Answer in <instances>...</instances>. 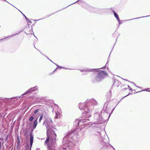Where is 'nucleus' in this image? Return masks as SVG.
Listing matches in <instances>:
<instances>
[{"mask_svg": "<svg viewBox=\"0 0 150 150\" xmlns=\"http://www.w3.org/2000/svg\"><path fill=\"white\" fill-rule=\"evenodd\" d=\"M108 104L107 103H105L103 110L101 112H98L95 113L93 119H88V117L86 118H79L76 119L75 121V123L77 124L78 127L83 128L88 125L90 123H93L94 124H99L101 123L103 120L104 116L102 115V113L105 112V114L108 115V112L109 110L108 108Z\"/></svg>", "mask_w": 150, "mask_h": 150, "instance_id": "obj_1", "label": "nucleus"}, {"mask_svg": "<svg viewBox=\"0 0 150 150\" xmlns=\"http://www.w3.org/2000/svg\"><path fill=\"white\" fill-rule=\"evenodd\" d=\"M97 102L94 99H87L84 103H80L79 104V108L84 111L82 112L83 117H88L91 116L90 113L93 109L94 105H96Z\"/></svg>", "mask_w": 150, "mask_h": 150, "instance_id": "obj_2", "label": "nucleus"}, {"mask_svg": "<svg viewBox=\"0 0 150 150\" xmlns=\"http://www.w3.org/2000/svg\"><path fill=\"white\" fill-rule=\"evenodd\" d=\"M76 134V132L74 130H71L68 133L63 139V145L69 147L70 149H71L74 145V143L71 141V138L74 137Z\"/></svg>", "mask_w": 150, "mask_h": 150, "instance_id": "obj_3", "label": "nucleus"}, {"mask_svg": "<svg viewBox=\"0 0 150 150\" xmlns=\"http://www.w3.org/2000/svg\"><path fill=\"white\" fill-rule=\"evenodd\" d=\"M108 75L106 71L104 70H100L96 76L95 79V81L99 82L103 80Z\"/></svg>", "mask_w": 150, "mask_h": 150, "instance_id": "obj_4", "label": "nucleus"}, {"mask_svg": "<svg viewBox=\"0 0 150 150\" xmlns=\"http://www.w3.org/2000/svg\"><path fill=\"white\" fill-rule=\"evenodd\" d=\"M55 132L54 130H52L51 131V133H49L48 135L47 134V138L45 142V144H47L50 140L53 144L55 143L56 137L57 135Z\"/></svg>", "mask_w": 150, "mask_h": 150, "instance_id": "obj_5", "label": "nucleus"}, {"mask_svg": "<svg viewBox=\"0 0 150 150\" xmlns=\"http://www.w3.org/2000/svg\"><path fill=\"white\" fill-rule=\"evenodd\" d=\"M55 132L54 130H52L51 131V133H49L48 135L47 134V138L45 142V144H47L50 140L53 144L55 143L56 137L57 135Z\"/></svg>", "mask_w": 150, "mask_h": 150, "instance_id": "obj_6", "label": "nucleus"}, {"mask_svg": "<svg viewBox=\"0 0 150 150\" xmlns=\"http://www.w3.org/2000/svg\"><path fill=\"white\" fill-rule=\"evenodd\" d=\"M45 122L47 123L46 127L47 129V135L49 133H51L52 129H55L53 127L52 124L53 123L51 118L50 117H47L45 118Z\"/></svg>", "mask_w": 150, "mask_h": 150, "instance_id": "obj_7", "label": "nucleus"}, {"mask_svg": "<svg viewBox=\"0 0 150 150\" xmlns=\"http://www.w3.org/2000/svg\"><path fill=\"white\" fill-rule=\"evenodd\" d=\"M40 109H37L35 110V111L32 112V114H33V115L34 116H35L37 117V119L35 120L33 123V129H35L36 128V127L38 124V119L39 116V115L38 113L40 111Z\"/></svg>", "mask_w": 150, "mask_h": 150, "instance_id": "obj_8", "label": "nucleus"}, {"mask_svg": "<svg viewBox=\"0 0 150 150\" xmlns=\"http://www.w3.org/2000/svg\"><path fill=\"white\" fill-rule=\"evenodd\" d=\"M38 90V88L37 86H35L34 87H33L29 88L28 91H25L24 93L21 96H18V97L19 98H20L22 96H24L27 94L31 93L32 92L36 91Z\"/></svg>", "mask_w": 150, "mask_h": 150, "instance_id": "obj_9", "label": "nucleus"}, {"mask_svg": "<svg viewBox=\"0 0 150 150\" xmlns=\"http://www.w3.org/2000/svg\"><path fill=\"white\" fill-rule=\"evenodd\" d=\"M105 65L104 67H103L102 68H98V69H90L88 68V69H81V70H80V71L81 72H83V71L88 72H93V71L95 72V71H98V70L99 69H105Z\"/></svg>", "mask_w": 150, "mask_h": 150, "instance_id": "obj_10", "label": "nucleus"}, {"mask_svg": "<svg viewBox=\"0 0 150 150\" xmlns=\"http://www.w3.org/2000/svg\"><path fill=\"white\" fill-rule=\"evenodd\" d=\"M30 150L31 149L32 146L33 145V135L31 134L30 135Z\"/></svg>", "mask_w": 150, "mask_h": 150, "instance_id": "obj_11", "label": "nucleus"}, {"mask_svg": "<svg viewBox=\"0 0 150 150\" xmlns=\"http://www.w3.org/2000/svg\"><path fill=\"white\" fill-rule=\"evenodd\" d=\"M34 118L36 119H37V117L35 116H34L33 115V114H32V115L31 116L29 119V120L30 122H31Z\"/></svg>", "mask_w": 150, "mask_h": 150, "instance_id": "obj_12", "label": "nucleus"}, {"mask_svg": "<svg viewBox=\"0 0 150 150\" xmlns=\"http://www.w3.org/2000/svg\"><path fill=\"white\" fill-rule=\"evenodd\" d=\"M60 112L58 111L56 112H55V118L56 119L59 118L60 117Z\"/></svg>", "mask_w": 150, "mask_h": 150, "instance_id": "obj_13", "label": "nucleus"}, {"mask_svg": "<svg viewBox=\"0 0 150 150\" xmlns=\"http://www.w3.org/2000/svg\"><path fill=\"white\" fill-rule=\"evenodd\" d=\"M113 13H114V15L115 17L116 18L117 20H119L120 19L119 18L118 14L116 13L114 11Z\"/></svg>", "mask_w": 150, "mask_h": 150, "instance_id": "obj_14", "label": "nucleus"}, {"mask_svg": "<svg viewBox=\"0 0 150 150\" xmlns=\"http://www.w3.org/2000/svg\"><path fill=\"white\" fill-rule=\"evenodd\" d=\"M150 16H150H145L141 17H138V18H135L132 19H131L127 20H126V21H128L131 20H133V19H138V18H141L148 17V16Z\"/></svg>", "mask_w": 150, "mask_h": 150, "instance_id": "obj_15", "label": "nucleus"}, {"mask_svg": "<svg viewBox=\"0 0 150 150\" xmlns=\"http://www.w3.org/2000/svg\"><path fill=\"white\" fill-rule=\"evenodd\" d=\"M43 117V115H42V114H41L40 115V118H39V122H40L41 120H42V119Z\"/></svg>", "mask_w": 150, "mask_h": 150, "instance_id": "obj_16", "label": "nucleus"}, {"mask_svg": "<svg viewBox=\"0 0 150 150\" xmlns=\"http://www.w3.org/2000/svg\"><path fill=\"white\" fill-rule=\"evenodd\" d=\"M82 3L83 4H84V5H86V6L88 7H89L90 8H92L91 7H90V6H89L88 4H87L85 2H82Z\"/></svg>", "mask_w": 150, "mask_h": 150, "instance_id": "obj_17", "label": "nucleus"}, {"mask_svg": "<svg viewBox=\"0 0 150 150\" xmlns=\"http://www.w3.org/2000/svg\"><path fill=\"white\" fill-rule=\"evenodd\" d=\"M23 15L24 16V17H25V19L27 20V21H29V19L28 18L25 16L24 14L22 13Z\"/></svg>", "mask_w": 150, "mask_h": 150, "instance_id": "obj_18", "label": "nucleus"}, {"mask_svg": "<svg viewBox=\"0 0 150 150\" xmlns=\"http://www.w3.org/2000/svg\"><path fill=\"white\" fill-rule=\"evenodd\" d=\"M58 66V68H59V69H61V68H64V69H68L67 68H66L65 67H62L59 66Z\"/></svg>", "mask_w": 150, "mask_h": 150, "instance_id": "obj_19", "label": "nucleus"}, {"mask_svg": "<svg viewBox=\"0 0 150 150\" xmlns=\"http://www.w3.org/2000/svg\"><path fill=\"white\" fill-rule=\"evenodd\" d=\"M81 0H78V1H76V2H74V3H72V4H70V5H69L67 7H68V6H70V5H72V4H74V3H76V2H81Z\"/></svg>", "mask_w": 150, "mask_h": 150, "instance_id": "obj_20", "label": "nucleus"}, {"mask_svg": "<svg viewBox=\"0 0 150 150\" xmlns=\"http://www.w3.org/2000/svg\"><path fill=\"white\" fill-rule=\"evenodd\" d=\"M106 95L107 96H110L111 95V92L110 91L109 92H108L107 93V94H106Z\"/></svg>", "mask_w": 150, "mask_h": 150, "instance_id": "obj_21", "label": "nucleus"}, {"mask_svg": "<svg viewBox=\"0 0 150 150\" xmlns=\"http://www.w3.org/2000/svg\"><path fill=\"white\" fill-rule=\"evenodd\" d=\"M118 21L119 22V24H120L122 23V21H120V19H119V20H118Z\"/></svg>", "mask_w": 150, "mask_h": 150, "instance_id": "obj_22", "label": "nucleus"}, {"mask_svg": "<svg viewBox=\"0 0 150 150\" xmlns=\"http://www.w3.org/2000/svg\"><path fill=\"white\" fill-rule=\"evenodd\" d=\"M109 145L111 146V147L113 148L114 150H115V149L114 148V147L112 146L110 144H109Z\"/></svg>", "mask_w": 150, "mask_h": 150, "instance_id": "obj_23", "label": "nucleus"}, {"mask_svg": "<svg viewBox=\"0 0 150 150\" xmlns=\"http://www.w3.org/2000/svg\"><path fill=\"white\" fill-rule=\"evenodd\" d=\"M28 21V23H32V22L31 21H29H29Z\"/></svg>", "mask_w": 150, "mask_h": 150, "instance_id": "obj_24", "label": "nucleus"}, {"mask_svg": "<svg viewBox=\"0 0 150 150\" xmlns=\"http://www.w3.org/2000/svg\"><path fill=\"white\" fill-rule=\"evenodd\" d=\"M12 99V98H7V99H6V100H9V99Z\"/></svg>", "mask_w": 150, "mask_h": 150, "instance_id": "obj_25", "label": "nucleus"}, {"mask_svg": "<svg viewBox=\"0 0 150 150\" xmlns=\"http://www.w3.org/2000/svg\"><path fill=\"white\" fill-rule=\"evenodd\" d=\"M47 57L48 59L50 60L51 62H53V63H53V62L50 59H48V57Z\"/></svg>", "mask_w": 150, "mask_h": 150, "instance_id": "obj_26", "label": "nucleus"}, {"mask_svg": "<svg viewBox=\"0 0 150 150\" xmlns=\"http://www.w3.org/2000/svg\"><path fill=\"white\" fill-rule=\"evenodd\" d=\"M58 68V67H57L54 71H55Z\"/></svg>", "mask_w": 150, "mask_h": 150, "instance_id": "obj_27", "label": "nucleus"}, {"mask_svg": "<svg viewBox=\"0 0 150 150\" xmlns=\"http://www.w3.org/2000/svg\"><path fill=\"white\" fill-rule=\"evenodd\" d=\"M132 83H133V84H134V86H136V85H135V83H134V82H132Z\"/></svg>", "mask_w": 150, "mask_h": 150, "instance_id": "obj_28", "label": "nucleus"}, {"mask_svg": "<svg viewBox=\"0 0 150 150\" xmlns=\"http://www.w3.org/2000/svg\"><path fill=\"white\" fill-rule=\"evenodd\" d=\"M115 108H114L113 109H112V111H111V112H113V111L114 110V109Z\"/></svg>", "mask_w": 150, "mask_h": 150, "instance_id": "obj_29", "label": "nucleus"}, {"mask_svg": "<svg viewBox=\"0 0 150 150\" xmlns=\"http://www.w3.org/2000/svg\"><path fill=\"white\" fill-rule=\"evenodd\" d=\"M4 38L2 39H1L0 40V41H1V40H4Z\"/></svg>", "mask_w": 150, "mask_h": 150, "instance_id": "obj_30", "label": "nucleus"}, {"mask_svg": "<svg viewBox=\"0 0 150 150\" xmlns=\"http://www.w3.org/2000/svg\"><path fill=\"white\" fill-rule=\"evenodd\" d=\"M129 88V89L130 90H132V88L130 87V88Z\"/></svg>", "mask_w": 150, "mask_h": 150, "instance_id": "obj_31", "label": "nucleus"}, {"mask_svg": "<svg viewBox=\"0 0 150 150\" xmlns=\"http://www.w3.org/2000/svg\"><path fill=\"white\" fill-rule=\"evenodd\" d=\"M147 89H145L144 90V91H147Z\"/></svg>", "mask_w": 150, "mask_h": 150, "instance_id": "obj_32", "label": "nucleus"}, {"mask_svg": "<svg viewBox=\"0 0 150 150\" xmlns=\"http://www.w3.org/2000/svg\"><path fill=\"white\" fill-rule=\"evenodd\" d=\"M130 94V93H129V94H128V95H127L125 97H126V96H128V95H129V94Z\"/></svg>", "mask_w": 150, "mask_h": 150, "instance_id": "obj_33", "label": "nucleus"}, {"mask_svg": "<svg viewBox=\"0 0 150 150\" xmlns=\"http://www.w3.org/2000/svg\"><path fill=\"white\" fill-rule=\"evenodd\" d=\"M36 150H40V149H37Z\"/></svg>", "mask_w": 150, "mask_h": 150, "instance_id": "obj_34", "label": "nucleus"}, {"mask_svg": "<svg viewBox=\"0 0 150 150\" xmlns=\"http://www.w3.org/2000/svg\"><path fill=\"white\" fill-rule=\"evenodd\" d=\"M14 34V35H11V36L14 35H16V34Z\"/></svg>", "mask_w": 150, "mask_h": 150, "instance_id": "obj_35", "label": "nucleus"}, {"mask_svg": "<svg viewBox=\"0 0 150 150\" xmlns=\"http://www.w3.org/2000/svg\"><path fill=\"white\" fill-rule=\"evenodd\" d=\"M128 87L129 88H130V87H129V85H128Z\"/></svg>", "mask_w": 150, "mask_h": 150, "instance_id": "obj_36", "label": "nucleus"}, {"mask_svg": "<svg viewBox=\"0 0 150 150\" xmlns=\"http://www.w3.org/2000/svg\"><path fill=\"white\" fill-rule=\"evenodd\" d=\"M11 36H8L7 37V38L9 37H11Z\"/></svg>", "mask_w": 150, "mask_h": 150, "instance_id": "obj_37", "label": "nucleus"}, {"mask_svg": "<svg viewBox=\"0 0 150 150\" xmlns=\"http://www.w3.org/2000/svg\"><path fill=\"white\" fill-rule=\"evenodd\" d=\"M92 125V124H91V125H90V126H91V125Z\"/></svg>", "mask_w": 150, "mask_h": 150, "instance_id": "obj_38", "label": "nucleus"}, {"mask_svg": "<svg viewBox=\"0 0 150 150\" xmlns=\"http://www.w3.org/2000/svg\"><path fill=\"white\" fill-rule=\"evenodd\" d=\"M97 125H96V126ZM96 126V125H94V126H93V127H95Z\"/></svg>", "mask_w": 150, "mask_h": 150, "instance_id": "obj_39", "label": "nucleus"}, {"mask_svg": "<svg viewBox=\"0 0 150 150\" xmlns=\"http://www.w3.org/2000/svg\"><path fill=\"white\" fill-rule=\"evenodd\" d=\"M45 121H44V122H43V123H44V124H45Z\"/></svg>", "mask_w": 150, "mask_h": 150, "instance_id": "obj_40", "label": "nucleus"}, {"mask_svg": "<svg viewBox=\"0 0 150 150\" xmlns=\"http://www.w3.org/2000/svg\"><path fill=\"white\" fill-rule=\"evenodd\" d=\"M136 87H138V88H139V87L138 86H136Z\"/></svg>", "mask_w": 150, "mask_h": 150, "instance_id": "obj_41", "label": "nucleus"}, {"mask_svg": "<svg viewBox=\"0 0 150 150\" xmlns=\"http://www.w3.org/2000/svg\"><path fill=\"white\" fill-rule=\"evenodd\" d=\"M110 116V115H109V117Z\"/></svg>", "mask_w": 150, "mask_h": 150, "instance_id": "obj_42", "label": "nucleus"}, {"mask_svg": "<svg viewBox=\"0 0 150 150\" xmlns=\"http://www.w3.org/2000/svg\"><path fill=\"white\" fill-rule=\"evenodd\" d=\"M56 65H57V66H58L57 65V64H56Z\"/></svg>", "mask_w": 150, "mask_h": 150, "instance_id": "obj_43", "label": "nucleus"}, {"mask_svg": "<svg viewBox=\"0 0 150 150\" xmlns=\"http://www.w3.org/2000/svg\"><path fill=\"white\" fill-rule=\"evenodd\" d=\"M0 105H1V103H0Z\"/></svg>", "mask_w": 150, "mask_h": 150, "instance_id": "obj_44", "label": "nucleus"}]
</instances>
